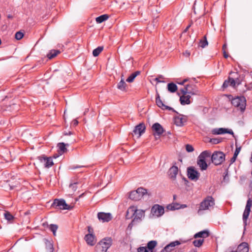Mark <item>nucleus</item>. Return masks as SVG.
I'll use <instances>...</instances> for the list:
<instances>
[{"mask_svg":"<svg viewBox=\"0 0 252 252\" xmlns=\"http://www.w3.org/2000/svg\"><path fill=\"white\" fill-rule=\"evenodd\" d=\"M38 159L41 162H45L44 166L46 168H50L54 164L52 157L40 156L38 157Z\"/></svg>","mask_w":252,"mask_h":252,"instance_id":"dca6fc26","label":"nucleus"},{"mask_svg":"<svg viewBox=\"0 0 252 252\" xmlns=\"http://www.w3.org/2000/svg\"><path fill=\"white\" fill-rule=\"evenodd\" d=\"M231 80H232V78L229 77L227 80H225L222 84V87L225 89L230 86L233 88V85L231 84Z\"/></svg>","mask_w":252,"mask_h":252,"instance_id":"4c0bfd02","label":"nucleus"},{"mask_svg":"<svg viewBox=\"0 0 252 252\" xmlns=\"http://www.w3.org/2000/svg\"><path fill=\"white\" fill-rule=\"evenodd\" d=\"M24 36V33L21 32H17L15 34V37L17 40L21 39Z\"/></svg>","mask_w":252,"mask_h":252,"instance_id":"a18cd8bd","label":"nucleus"},{"mask_svg":"<svg viewBox=\"0 0 252 252\" xmlns=\"http://www.w3.org/2000/svg\"><path fill=\"white\" fill-rule=\"evenodd\" d=\"M211 156V153L208 151H204L202 152L198 157L197 165L202 170H206L208 165L205 161V158Z\"/></svg>","mask_w":252,"mask_h":252,"instance_id":"f03ea898","label":"nucleus"},{"mask_svg":"<svg viewBox=\"0 0 252 252\" xmlns=\"http://www.w3.org/2000/svg\"><path fill=\"white\" fill-rule=\"evenodd\" d=\"M126 84L123 79H122L117 85V88L119 90L124 91L126 90Z\"/></svg>","mask_w":252,"mask_h":252,"instance_id":"473e14b6","label":"nucleus"},{"mask_svg":"<svg viewBox=\"0 0 252 252\" xmlns=\"http://www.w3.org/2000/svg\"><path fill=\"white\" fill-rule=\"evenodd\" d=\"M78 183L77 182H75V183H72V184H70L69 185V188L73 191H75L77 189V185Z\"/></svg>","mask_w":252,"mask_h":252,"instance_id":"de8ad7c7","label":"nucleus"},{"mask_svg":"<svg viewBox=\"0 0 252 252\" xmlns=\"http://www.w3.org/2000/svg\"><path fill=\"white\" fill-rule=\"evenodd\" d=\"M159 78H162V76H160L159 77L156 78L155 81L158 83L162 82L163 81H161L159 80Z\"/></svg>","mask_w":252,"mask_h":252,"instance_id":"052dcab7","label":"nucleus"},{"mask_svg":"<svg viewBox=\"0 0 252 252\" xmlns=\"http://www.w3.org/2000/svg\"><path fill=\"white\" fill-rule=\"evenodd\" d=\"M221 141V138H211L209 142L213 144H217Z\"/></svg>","mask_w":252,"mask_h":252,"instance_id":"49530a36","label":"nucleus"},{"mask_svg":"<svg viewBox=\"0 0 252 252\" xmlns=\"http://www.w3.org/2000/svg\"><path fill=\"white\" fill-rule=\"evenodd\" d=\"M249 250V245L246 242H243L237 247L236 251L234 252H248Z\"/></svg>","mask_w":252,"mask_h":252,"instance_id":"412c9836","label":"nucleus"},{"mask_svg":"<svg viewBox=\"0 0 252 252\" xmlns=\"http://www.w3.org/2000/svg\"><path fill=\"white\" fill-rule=\"evenodd\" d=\"M199 44V46L202 48H205L208 45V42L207 40L206 35L204 36L203 38L202 39L200 40Z\"/></svg>","mask_w":252,"mask_h":252,"instance_id":"72a5a7b5","label":"nucleus"},{"mask_svg":"<svg viewBox=\"0 0 252 252\" xmlns=\"http://www.w3.org/2000/svg\"><path fill=\"white\" fill-rule=\"evenodd\" d=\"M145 128L146 127L144 124L140 123L134 127L132 134L133 135H138V137H139L145 132Z\"/></svg>","mask_w":252,"mask_h":252,"instance_id":"ddd939ff","label":"nucleus"},{"mask_svg":"<svg viewBox=\"0 0 252 252\" xmlns=\"http://www.w3.org/2000/svg\"><path fill=\"white\" fill-rule=\"evenodd\" d=\"M153 131H154V135L157 139L163 133L164 129L160 124L158 123H155L152 127Z\"/></svg>","mask_w":252,"mask_h":252,"instance_id":"9b49d317","label":"nucleus"},{"mask_svg":"<svg viewBox=\"0 0 252 252\" xmlns=\"http://www.w3.org/2000/svg\"><path fill=\"white\" fill-rule=\"evenodd\" d=\"M78 122L77 121V120H74L73 121H72V124L74 126H76L78 125Z\"/></svg>","mask_w":252,"mask_h":252,"instance_id":"e2e57ef3","label":"nucleus"},{"mask_svg":"<svg viewBox=\"0 0 252 252\" xmlns=\"http://www.w3.org/2000/svg\"><path fill=\"white\" fill-rule=\"evenodd\" d=\"M140 72L139 71H136L134 73H132L126 79V81L131 83L135 79V78L140 74Z\"/></svg>","mask_w":252,"mask_h":252,"instance_id":"2f4dec72","label":"nucleus"},{"mask_svg":"<svg viewBox=\"0 0 252 252\" xmlns=\"http://www.w3.org/2000/svg\"><path fill=\"white\" fill-rule=\"evenodd\" d=\"M178 205V204H177V206H167V209H170V210H175V209H178L179 208V207H178L177 206Z\"/></svg>","mask_w":252,"mask_h":252,"instance_id":"603ef678","label":"nucleus"},{"mask_svg":"<svg viewBox=\"0 0 252 252\" xmlns=\"http://www.w3.org/2000/svg\"><path fill=\"white\" fill-rule=\"evenodd\" d=\"M252 206V200L251 198H249L247 201V204L245 207L244 212L243 214V220L245 225L244 227H246L247 225V220L251 212V208Z\"/></svg>","mask_w":252,"mask_h":252,"instance_id":"0eeeda50","label":"nucleus"},{"mask_svg":"<svg viewBox=\"0 0 252 252\" xmlns=\"http://www.w3.org/2000/svg\"><path fill=\"white\" fill-rule=\"evenodd\" d=\"M190 26L191 24H189V26H188L184 30V32H186L188 31L189 29Z\"/></svg>","mask_w":252,"mask_h":252,"instance_id":"0e129e2a","label":"nucleus"},{"mask_svg":"<svg viewBox=\"0 0 252 252\" xmlns=\"http://www.w3.org/2000/svg\"><path fill=\"white\" fill-rule=\"evenodd\" d=\"M231 84L233 85V88H235L236 86H238L241 84V81L238 78H236V79H234L232 78Z\"/></svg>","mask_w":252,"mask_h":252,"instance_id":"79ce46f5","label":"nucleus"},{"mask_svg":"<svg viewBox=\"0 0 252 252\" xmlns=\"http://www.w3.org/2000/svg\"><path fill=\"white\" fill-rule=\"evenodd\" d=\"M132 217H133V215L131 214V212L128 213V210H127L126 211V219H130Z\"/></svg>","mask_w":252,"mask_h":252,"instance_id":"3c124183","label":"nucleus"},{"mask_svg":"<svg viewBox=\"0 0 252 252\" xmlns=\"http://www.w3.org/2000/svg\"><path fill=\"white\" fill-rule=\"evenodd\" d=\"M225 154L220 151H216L211 156V161L215 165L221 164L225 160Z\"/></svg>","mask_w":252,"mask_h":252,"instance_id":"423d86ee","label":"nucleus"},{"mask_svg":"<svg viewBox=\"0 0 252 252\" xmlns=\"http://www.w3.org/2000/svg\"><path fill=\"white\" fill-rule=\"evenodd\" d=\"M190 86H191V85L190 84H188V85H186L184 89H182L181 90V92L182 93L183 95L185 96L186 95H187V94H189L188 88L189 87H190Z\"/></svg>","mask_w":252,"mask_h":252,"instance_id":"c03bdc74","label":"nucleus"},{"mask_svg":"<svg viewBox=\"0 0 252 252\" xmlns=\"http://www.w3.org/2000/svg\"><path fill=\"white\" fill-rule=\"evenodd\" d=\"M60 156H61L60 155V154L58 152L57 154H54L53 156V158H58Z\"/></svg>","mask_w":252,"mask_h":252,"instance_id":"680f3d73","label":"nucleus"},{"mask_svg":"<svg viewBox=\"0 0 252 252\" xmlns=\"http://www.w3.org/2000/svg\"><path fill=\"white\" fill-rule=\"evenodd\" d=\"M61 51L60 50H50L46 54V57L45 58H47V60H46V62H48L49 61V60H51L53 59H54L58 55L61 54Z\"/></svg>","mask_w":252,"mask_h":252,"instance_id":"6ab92c4d","label":"nucleus"},{"mask_svg":"<svg viewBox=\"0 0 252 252\" xmlns=\"http://www.w3.org/2000/svg\"><path fill=\"white\" fill-rule=\"evenodd\" d=\"M164 213V207L158 204L154 205L151 209V214L158 217L161 216Z\"/></svg>","mask_w":252,"mask_h":252,"instance_id":"9d476101","label":"nucleus"},{"mask_svg":"<svg viewBox=\"0 0 252 252\" xmlns=\"http://www.w3.org/2000/svg\"><path fill=\"white\" fill-rule=\"evenodd\" d=\"M209 236V232L208 230H204L203 231H200L197 233H196L194 235V237L195 238H205L208 237Z\"/></svg>","mask_w":252,"mask_h":252,"instance_id":"393cba45","label":"nucleus"},{"mask_svg":"<svg viewBox=\"0 0 252 252\" xmlns=\"http://www.w3.org/2000/svg\"><path fill=\"white\" fill-rule=\"evenodd\" d=\"M4 216L5 219L8 221H10L14 219V217L9 212L7 211L5 212Z\"/></svg>","mask_w":252,"mask_h":252,"instance_id":"37998d69","label":"nucleus"},{"mask_svg":"<svg viewBox=\"0 0 252 252\" xmlns=\"http://www.w3.org/2000/svg\"><path fill=\"white\" fill-rule=\"evenodd\" d=\"M109 16L107 14H103L96 18V22L97 23H101L107 20Z\"/></svg>","mask_w":252,"mask_h":252,"instance_id":"7c9ffc66","label":"nucleus"},{"mask_svg":"<svg viewBox=\"0 0 252 252\" xmlns=\"http://www.w3.org/2000/svg\"><path fill=\"white\" fill-rule=\"evenodd\" d=\"M69 145V144H65L63 142H61L58 144L57 147H58V152L60 154V155H62L63 153H65L67 151V149L66 148V146H68Z\"/></svg>","mask_w":252,"mask_h":252,"instance_id":"4be33fe9","label":"nucleus"},{"mask_svg":"<svg viewBox=\"0 0 252 252\" xmlns=\"http://www.w3.org/2000/svg\"><path fill=\"white\" fill-rule=\"evenodd\" d=\"M98 220L103 222H108L112 219L111 214L110 213H105L99 212L97 214Z\"/></svg>","mask_w":252,"mask_h":252,"instance_id":"f3484780","label":"nucleus"},{"mask_svg":"<svg viewBox=\"0 0 252 252\" xmlns=\"http://www.w3.org/2000/svg\"><path fill=\"white\" fill-rule=\"evenodd\" d=\"M85 166H79V165H72L70 167V169H77V168H83V167H85Z\"/></svg>","mask_w":252,"mask_h":252,"instance_id":"864d4df0","label":"nucleus"},{"mask_svg":"<svg viewBox=\"0 0 252 252\" xmlns=\"http://www.w3.org/2000/svg\"><path fill=\"white\" fill-rule=\"evenodd\" d=\"M174 123L177 126H182L186 120L183 118V115H180L178 116L174 117Z\"/></svg>","mask_w":252,"mask_h":252,"instance_id":"5701e85b","label":"nucleus"},{"mask_svg":"<svg viewBox=\"0 0 252 252\" xmlns=\"http://www.w3.org/2000/svg\"><path fill=\"white\" fill-rule=\"evenodd\" d=\"M188 176L191 180L196 181L199 179L200 173L193 166H190L187 169Z\"/></svg>","mask_w":252,"mask_h":252,"instance_id":"1a4fd4ad","label":"nucleus"},{"mask_svg":"<svg viewBox=\"0 0 252 252\" xmlns=\"http://www.w3.org/2000/svg\"><path fill=\"white\" fill-rule=\"evenodd\" d=\"M203 242V239H200L198 240H194L193 242V244L195 247H199L202 245Z\"/></svg>","mask_w":252,"mask_h":252,"instance_id":"ea45409f","label":"nucleus"},{"mask_svg":"<svg viewBox=\"0 0 252 252\" xmlns=\"http://www.w3.org/2000/svg\"><path fill=\"white\" fill-rule=\"evenodd\" d=\"M240 150H241V147H238V148L236 147L235 152H234V154L233 155V156L230 159L231 163H233V162H234L235 161L238 155L239 154V153H240Z\"/></svg>","mask_w":252,"mask_h":252,"instance_id":"e433bc0d","label":"nucleus"},{"mask_svg":"<svg viewBox=\"0 0 252 252\" xmlns=\"http://www.w3.org/2000/svg\"><path fill=\"white\" fill-rule=\"evenodd\" d=\"M214 204V198L212 196H207L200 203L198 214L201 215L202 211L209 209V207L213 206Z\"/></svg>","mask_w":252,"mask_h":252,"instance_id":"7ed1b4c3","label":"nucleus"},{"mask_svg":"<svg viewBox=\"0 0 252 252\" xmlns=\"http://www.w3.org/2000/svg\"><path fill=\"white\" fill-rule=\"evenodd\" d=\"M87 228H88V231L89 233L93 234V229H92V228L90 226H88L87 227Z\"/></svg>","mask_w":252,"mask_h":252,"instance_id":"13d9d810","label":"nucleus"},{"mask_svg":"<svg viewBox=\"0 0 252 252\" xmlns=\"http://www.w3.org/2000/svg\"><path fill=\"white\" fill-rule=\"evenodd\" d=\"M156 103L158 107L161 108L162 110H168L173 111V112L178 114V113L174 110L173 108L165 105L160 99L159 94L157 92L156 97Z\"/></svg>","mask_w":252,"mask_h":252,"instance_id":"6e6552de","label":"nucleus"},{"mask_svg":"<svg viewBox=\"0 0 252 252\" xmlns=\"http://www.w3.org/2000/svg\"><path fill=\"white\" fill-rule=\"evenodd\" d=\"M189 78H186L185 79H184L182 82H179L178 84H180V85H184V84L188 81H189Z\"/></svg>","mask_w":252,"mask_h":252,"instance_id":"4d7b16f0","label":"nucleus"},{"mask_svg":"<svg viewBox=\"0 0 252 252\" xmlns=\"http://www.w3.org/2000/svg\"><path fill=\"white\" fill-rule=\"evenodd\" d=\"M184 55L186 56V57H189V55H190V53L188 52V51H186L184 53Z\"/></svg>","mask_w":252,"mask_h":252,"instance_id":"338daca9","label":"nucleus"},{"mask_svg":"<svg viewBox=\"0 0 252 252\" xmlns=\"http://www.w3.org/2000/svg\"><path fill=\"white\" fill-rule=\"evenodd\" d=\"M84 239L87 244L91 246H94L96 241L95 237L93 233H89L85 235Z\"/></svg>","mask_w":252,"mask_h":252,"instance_id":"a211bd4d","label":"nucleus"},{"mask_svg":"<svg viewBox=\"0 0 252 252\" xmlns=\"http://www.w3.org/2000/svg\"><path fill=\"white\" fill-rule=\"evenodd\" d=\"M180 244V242L179 241L172 242L166 245L163 249H162L160 252H170L174 249L176 246L179 245Z\"/></svg>","mask_w":252,"mask_h":252,"instance_id":"aec40b11","label":"nucleus"},{"mask_svg":"<svg viewBox=\"0 0 252 252\" xmlns=\"http://www.w3.org/2000/svg\"><path fill=\"white\" fill-rule=\"evenodd\" d=\"M138 252H149L146 247H141L138 249Z\"/></svg>","mask_w":252,"mask_h":252,"instance_id":"8fccbe9b","label":"nucleus"},{"mask_svg":"<svg viewBox=\"0 0 252 252\" xmlns=\"http://www.w3.org/2000/svg\"><path fill=\"white\" fill-rule=\"evenodd\" d=\"M178 168L176 166L173 165L170 167L168 171V175L169 178L172 181H175L178 173Z\"/></svg>","mask_w":252,"mask_h":252,"instance_id":"2eb2a0df","label":"nucleus"},{"mask_svg":"<svg viewBox=\"0 0 252 252\" xmlns=\"http://www.w3.org/2000/svg\"><path fill=\"white\" fill-rule=\"evenodd\" d=\"M129 198L134 201H138L140 200L139 195H138L137 191L133 190L131 191L129 195Z\"/></svg>","mask_w":252,"mask_h":252,"instance_id":"bb28decb","label":"nucleus"},{"mask_svg":"<svg viewBox=\"0 0 252 252\" xmlns=\"http://www.w3.org/2000/svg\"><path fill=\"white\" fill-rule=\"evenodd\" d=\"M191 86L188 88L189 94L191 95H196L198 93V91L194 85H190Z\"/></svg>","mask_w":252,"mask_h":252,"instance_id":"cd10ccee","label":"nucleus"},{"mask_svg":"<svg viewBox=\"0 0 252 252\" xmlns=\"http://www.w3.org/2000/svg\"><path fill=\"white\" fill-rule=\"evenodd\" d=\"M190 94L186 95L185 96L182 95L180 97V103L182 105H185L186 104H189L191 103L190 100Z\"/></svg>","mask_w":252,"mask_h":252,"instance_id":"b1692460","label":"nucleus"},{"mask_svg":"<svg viewBox=\"0 0 252 252\" xmlns=\"http://www.w3.org/2000/svg\"><path fill=\"white\" fill-rule=\"evenodd\" d=\"M98 244L103 247L105 250L107 251L112 245V239L111 237H106L100 241Z\"/></svg>","mask_w":252,"mask_h":252,"instance_id":"4468645a","label":"nucleus"},{"mask_svg":"<svg viewBox=\"0 0 252 252\" xmlns=\"http://www.w3.org/2000/svg\"><path fill=\"white\" fill-rule=\"evenodd\" d=\"M135 191H137L138 195H139L140 199L144 195L147 193V189L143 188H139Z\"/></svg>","mask_w":252,"mask_h":252,"instance_id":"c9c22d12","label":"nucleus"},{"mask_svg":"<svg viewBox=\"0 0 252 252\" xmlns=\"http://www.w3.org/2000/svg\"><path fill=\"white\" fill-rule=\"evenodd\" d=\"M137 223H138L137 221H133V220H132L131 222L129 224L128 228L131 229L133 226Z\"/></svg>","mask_w":252,"mask_h":252,"instance_id":"5fc2aeb1","label":"nucleus"},{"mask_svg":"<svg viewBox=\"0 0 252 252\" xmlns=\"http://www.w3.org/2000/svg\"><path fill=\"white\" fill-rule=\"evenodd\" d=\"M137 223H138L137 221H133V220H132L131 222L129 224L128 228L131 229L133 226Z\"/></svg>","mask_w":252,"mask_h":252,"instance_id":"6e6d98bb","label":"nucleus"},{"mask_svg":"<svg viewBox=\"0 0 252 252\" xmlns=\"http://www.w3.org/2000/svg\"><path fill=\"white\" fill-rule=\"evenodd\" d=\"M49 229L53 232L54 236L56 235V231L58 229V226L56 224H51L49 225Z\"/></svg>","mask_w":252,"mask_h":252,"instance_id":"58836bf2","label":"nucleus"},{"mask_svg":"<svg viewBox=\"0 0 252 252\" xmlns=\"http://www.w3.org/2000/svg\"><path fill=\"white\" fill-rule=\"evenodd\" d=\"M212 134L214 135H219V134H222L225 133H228L231 135H232L233 137H234V132H233L232 129H227L225 128H215L211 130Z\"/></svg>","mask_w":252,"mask_h":252,"instance_id":"f8f14e48","label":"nucleus"},{"mask_svg":"<svg viewBox=\"0 0 252 252\" xmlns=\"http://www.w3.org/2000/svg\"><path fill=\"white\" fill-rule=\"evenodd\" d=\"M157 244L156 241L152 240L149 242L147 244V250L149 252H153V249Z\"/></svg>","mask_w":252,"mask_h":252,"instance_id":"a878e982","label":"nucleus"},{"mask_svg":"<svg viewBox=\"0 0 252 252\" xmlns=\"http://www.w3.org/2000/svg\"><path fill=\"white\" fill-rule=\"evenodd\" d=\"M231 104L235 107L239 108L241 111L246 108V99L244 96H237L231 100Z\"/></svg>","mask_w":252,"mask_h":252,"instance_id":"20e7f679","label":"nucleus"},{"mask_svg":"<svg viewBox=\"0 0 252 252\" xmlns=\"http://www.w3.org/2000/svg\"><path fill=\"white\" fill-rule=\"evenodd\" d=\"M51 206L55 208H58L62 210H71L73 206L68 205L66 203L63 199H55Z\"/></svg>","mask_w":252,"mask_h":252,"instance_id":"39448f33","label":"nucleus"},{"mask_svg":"<svg viewBox=\"0 0 252 252\" xmlns=\"http://www.w3.org/2000/svg\"><path fill=\"white\" fill-rule=\"evenodd\" d=\"M223 174H224V179H225L226 177L228 175L227 170L225 171V172H224Z\"/></svg>","mask_w":252,"mask_h":252,"instance_id":"774afa93","label":"nucleus"},{"mask_svg":"<svg viewBox=\"0 0 252 252\" xmlns=\"http://www.w3.org/2000/svg\"><path fill=\"white\" fill-rule=\"evenodd\" d=\"M223 56L225 58H227L228 57V54L226 53L225 50L223 51Z\"/></svg>","mask_w":252,"mask_h":252,"instance_id":"bf43d9fd","label":"nucleus"},{"mask_svg":"<svg viewBox=\"0 0 252 252\" xmlns=\"http://www.w3.org/2000/svg\"><path fill=\"white\" fill-rule=\"evenodd\" d=\"M103 46H98L94 49L93 51V55L94 57L98 56L99 54L103 51Z\"/></svg>","mask_w":252,"mask_h":252,"instance_id":"f704fd0d","label":"nucleus"},{"mask_svg":"<svg viewBox=\"0 0 252 252\" xmlns=\"http://www.w3.org/2000/svg\"><path fill=\"white\" fill-rule=\"evenodd\" d=\"M167 89L170 92L175 93L177 90V86L173 83H170L167 85Z\"/></svg>","mask_w":252,"mask_h":252,"instance_id":"c756f323","label":"nucleus"},{"mask_svg":"<svg viewBox=\"0 0 252 252\" xmlns=\"http://www.w3.org/2000/svg\"><path fill=\"white\" fill-rule=\"evenodd\" d=\"M145 211L141 209H137L135 206H130L128 209V213L131 212V214L133 215L134 218L133 221L139 222L142 220L143 218L145 216Z\"/></svg>","mask_w":252,"mask_h":252,"instance_id":"f257e3e1","label":"nucleus"},{"mask_svg":"<svg viewBox=\"0 0 252 252\" xmlns=\"http://www.w3.org/2000/svg\"><path fill=\"white\" fill-rule=\"evenodd\" d=\"M226 47H227V44L226 43H224L222 46V51L224 50L226 51Z\"/></svg>","mask_w":252,"mask_h":252,"instance_id":"69168bd1","label":"nucleus"},{"mask_svg":"<svg viewBox=\"0 0 252 252\" xmlns=\"http://www.w3.org/2000/svg\"><path fill=\"white\" fill-rule=\"evenodd\" d=\"M95 252H107V251L105 250L103 247L97 243L95 247Z\"/></svg>","mask_w":252,"mask_h":252,"instance_id":"a19ab883","label":"nucleus"},{"mask_svg":"<svg viewBox=\"0 0 252 252\" xmlns=\"http://www.w3.org/2000/svg\"><path fill=\"white\" fill-rule=\"evenodd\" d=\"M186 149L188 152H192L194 151V148L192 146L189 144H187L186 146Z\"/></svg>","mask_w":252,"mask_h":252,"instance_id":"09e8293b","label":"nucleus"},{"mask_svg":"<svg viewBox=\"0 0 252 252\" xmlns=\"http://www.w3.org/2000/svg\"><path fill=\"white\" fill-rule=\"evenodd\" d=\"M45 246L47 252H53V244L50 241L46 240L45 242Z\"/></svg>","mask_w":252,"mask_h":252,"instance_id":"c85d7f7f","label":"nucleus"}]
</instances>
